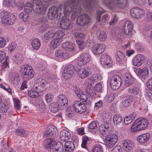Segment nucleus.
I'll return each mask as SVG.
<instances>
[{
	"label": "nucleus",
	"instance_id": "f257e3e1",
	"mask_svg": "<svg viewBox=\"0 0 152 152\" xmlns=\"http://www.w3.org/2000/svg\"><path fill=\"white\" fill-rule=\"evenodd\" d=\"M78 1H77L66 3L64 4H61L59 7L60 15L64 14L60 22V25L63 29H66L69 28L71 25V21L69 20L68 15L72 10H73L71 18L72 19L75 18L81 12V9L78 7Z\"/></svg>",
	"mask_w": 152,
	"mask_h": 152
},
{
	"label": "nucleus",
	"instance_id": "f03ea898",
	"mask_svg": "<svg viewBox=\"0 0 152 152\" xmlns=\"http://www.w3.org/2000/svg\"><path fill=\"white\" fill-rule=\"evenodd\" d=\"M32 4L28 2L24 6L25 12H21L19 15L20 19L23 22H26L28 19V14L32 10L37 14H43L48 7L46 4H43L41 0H31Z\"/></svg>",
	"mask_w": 152,
	"mask_h": 152
},
{
	"label": "nucleus",
	"instance_id": "7ed1b4c3",
	"mask_svg": "<svg viewBox=\"0 0 152 152\" xmlns=\"http://www.w3.org/2000/svg\"><path fill=\"white\" fill-rule=\"evenodd\" d=\"M148 125L147 120L143 118H138L132 123L131 126V131L133 132H137L140 130H144Z\"/></svg>",
	"mask_w": 152,
	"mask_h": 152
},
{
	"label": "nucleus",
	"instance_id": "20e7f679",
	"mask_svg": "<svg viewBox=\"0 0 152 152\" xmlns=\"http://www.w3.org/2000/svg\"><path fill=\"white\" fill-rule=\"evenodd\" d=\"M104 3L112 10L116 7L123 9L126 6L127 0H104Z\"/></svg>",
	"mask_w": 152,
	"mask_h": 152
},
{
	"label": "nucleus",
	"instance_id": "39448f33",
	"mask_svg": "<svg viewBox=\"0 0 152 152\" xmlns=\"http://www.w3.org/2000/svg\"><path fill=\"white\" fill-rule=\"evenodd\" d=\"M0 16L1 19V22L4 24L12 25L16 21V17L15 15L11 14L6 10H3L0 11Z\"/></svg>",
	"mask_w": 152,
	"mask_h": 152
},
{
	"label": "nucleus",
	"instance_id": "423d86ee",
	"mask_svg": "<svg viewBox=\"0 0 152 152\" xmlns=\"http://www.w3.org/2000/svg\"><path fill=\"white\" fill-rule=\"evenodd\" d=\"M45 146L50 152H61V148L57 147L56 142L54 138L47 139L44 142Z\"/></svg>",
	"mask_w": 152,
	"mask_h": 152
},
{
	"label": "nucleus",
	"instance_id": "0eeeda50",
	"mask_svg": "<svg viewBox=\"0 0 152 152\" xmlns=\"http://www.w3.org/2000/svg\"><path fill=\"white\" fill-rule=\"evenodd\" d=\"M86 44L89 47H92V51L94 54H99L103 53L105 50V47L103 44L94 45V42L90 39H87Z\"/></svg>",
	"mask_w": 152,
	"mask_h": 152
},
{
	"label": "nucleus",
	"instance_id": "6e6552de",
	"mask_svg": "<svg viewBox=\"0 0 152 152\" xmlns=\"http://www.w3.org/2000/svg\"><path fill=\"white\" fill-rule=\"evenodd\" d=\"M70 56L69 53L66 52V50L62 48L56 50L55 52V59L58 61H61L64 59L68 58Z\"/></svg>",
	"mask_w": 152,
	"mask_h": 152
},
{
	"label": "nucleus",
	"instance_id": "1a4fd4ad",
	"mask_svg": "<svg viewBox=\"0 0 152 152\" xmlns=\"http://www.w3.org/2000/svg\"><path fill=\"white\" fill-rule=\"evenodd\" d=\"M105 137V145L108 148L113 147L118 140V136L114 134H109Z\"/></svg>",
	"mask_w": 152,
	"mask_h": 152
},
{
	"label": "nucleus",
	"instance_id": "9d476101",
	"mask_svg": "<svg viewBox=\"0 0 152 152\" xmlns=\"http://www.w3.org/2000/svg\"><path fill=\"white\" fill-rule=\"evenodd\" d=\"M132 17L136 19H140L145 15V12L142 9L138 7H134L131 9L130 11Z\"/></svg>",
	"mask_w": 152,
	"mask_h": 152
},
{
	"label": "nucleus",
	"instance_id": "9b49d317",
	"mask_svg": "<svg viewBox=\"0 0 152 152\" xmlns=\"http://www.w3.org/2000/svg\"><path fill=\"white\" fill-rule=\"evenodd\" d=\"M123 77H118V78H115V77H112L110 80V84L111 88L113 90H117L119 89L121 86L123 81L122 80Z\"/></svg>",
	"mask_w": 152,
	"mask_h": 152
},
{
	"label": "nucleus",
	"instance_id": "f8f14e48",
	"mask_svg": "<svg viewBox=\"0 0 152 152\" xmlns=\"http://www.w3.org/2000/svg\"><path fill=\"white\" fill-rule=\"evenodd\" d=\"M21 76H34V72L32 67L28 64H24L22 66L20 70Z\"/></svg>",
	"mask_w": 152,
	"mask_h": 152
},
{
	"label": "nucleus",
	"instance_id": "ddd939ff",
	"mask_svg": "<svg viewBox=\"0 0 152 152\" xmlns=\"http://www.w3.org/2000/svg\"><path fill=\"white\" fill-rule=\"evenodd\" d=\"M90 18L86 13H83L80 15L77 18V24L81 26H86L90 22Z\"/></svg>",
	"mask_w": 152,
	"mask_h": 152
},
{
	"label": "nucleus",
	"instance_id": "4468645a",
	"mask_svg": "<svg viewBox=\"0 0 152 152\" xmlns=\"http://www.w3.org/2000/svg\"><path fill=\"white\" fill-rule=\"evenodd\" d=\"M100 61L102 65L105 68L111 67L112 65V61L110 56L105 54L101 55Z\"/></svg>",
	"mask_w": 152,
	"mask_h": 152
},
{
	"label": "nucleus",
	"instance_id": "2eb2a0df",
	"mask_svg": "<svg viewBox=\"0 0 152 152\" xmlns=\"http://www.w3.org/2000/svg\"><path fill=\"white\" fill-rule=\"evenodd\" d=\"M68 100L66 96L64 94L59 95L56 100V103L61 110H63L67 106Z\"/></svg>",
	"mask_w": 152,
	"mask_h": 152
},
{
	"label": "nucleus",
	"instance_id": "dca6fc26",
	"mask_svg": "<svg viewBox=\"0 0 152 152\" xmlns=\"http://www.w3.org/2000/svg\"><path fill=\"white\" fill-rule=\"evenodd\" d=\"M73 107L75 111L78 114L84 113L86 109L84 104L78 101H75L73 102Z\"/></svg>",
	"mask_w": 152,
	"mask_h": 152
},
{
	"label": "nucleus",
	"instance_id": "f3484780",
	"mask_svg": "<svg viewBox=\"0 0 152 152\" xmlns=\"http://www.w3.org/2000/svg\"><path fill=\"white\" fill-rule=\"evenodd\" d=\"M90 58V55L88 52L83 53L79 58L77 64L79 66H83L88 62Z\"/></svg>",
	"mask_w": 152,
	"mask_h": 152
},
{
	"label": "nucleus",
	"instance_id": "a211bd4d",
	"mask_svg": "<svg viewBox=\"0 0 152 152\" xmlns=\"http://www.w3.org/2000/svg\"><path fill=\"white\" fill-rule=\"evenodd\" d=\"M76 46L75 44L68 42H64L62 44V47L66 50V52H69L70 56L76 53Z\"/></svg>",
	"mask_w": 152,
	"mask_h": 152
},
{
	"label": "nucleus",
	"instance_id": "6ab92c4d",
	"mask_svg": "<svg viewBox=\"0 0 152 152\" xmlns=\"http://www.w3.org/2000/svg\"><path fill=\"white\" fill-rule=\"evenodd\" d=\"M39 81L40 83H36L34 84L32 89L37 92L38 94L44 91L43 87L45 86V84L46 82L44 80H42L40 78H38L37 81Z\"/></svg>",
	"mask_w": 152,
	"mask_h": 152
},
{
	"label": "nucleus",
	"instance_id": "aec40b11",
	"mask_svg": "<svg viewBox=\"0 0 152 152\" xmlns=\"http://www.w3.org/2000/svg\"><path fill=\"white\" fill-rule=\"evenodd\" d=\"M110 126V124L104 123L103 124L99 126V131L101 136H106L110 134L111 130Z\"/></svg>",
	"mask_w": 152,
	"mask_h": 152
},
{
	"label": "nucleus",
	"instance_id": "412c9836",
	"mask_svg": "<svg viewBox=\"0 0 152 152\" xmlns=\"http://www.w3.org/2000/svg\"><path fill=\"white\" fill-rule=\"evenodd\" d=\"M109 75L112 76H130L132 75L129 71L127 69L113 70L110 73Z\"/></svg>",
	"mask_w": 152,
	"mask_h": 152
},
{
	"label": "nucleus",
	"instance_id": "4be33fe9",
	"mask_svg": "<svg viewBox=\"0 0 152 152\" xmlns=\"http://www.w3.org/2000/svg\"><path fill=\"white\" fill-rule=\"evenodd\" d=\"M145 59V56L142 54H138L134 57L132 62L134 66H141Z\"/></svg>",
	"mask_w": 152,
	"mask_h": 152
},
{
	"label": "nucleus",
	"instance_id": "5701e85b",
	"mask_svg": "<svg viewBox=\"0 0 152 152\" xmlns=\"http://www.w3.org/2000/svg\"><path fill=\"white\" fill-rule=\"evenodd\" d=\"M58 12H59V14L60 15V11L59 7H58V9L54 6H53L50 8L48 14V18L50 20L53 19L56 16V14L57 13H58Z\"/></svg>",
	"mask_w": 152,
	"mask_h": 152
},
{
	"label": "nucleus",
	"instance_id": "b1692460",
	"mask_svg": "<svg viewBox=\"0 0 152 152\" xmlns=\"http://www.w3.org/2000/svg\"><path fill=\"white\" fill-rule=\"evenodd\" d=\"M75 71L73 65L69 64L66 66L63 72L62 76H68L73 75Z\"/></svg>",
	"mask_w": 152,
	"mask_h": 152
},
{
	"label": "nucleus",
	"instance_id": "393cba45",
	"mask_svg": "<svg viewBox=\"0 0 152 152\" xmlns=\"http://www.w3.org/2000/svg\"><path fill=\"white\" fill-rule=\"evenodd\" d=\"M74 90L78 98H80L82 102L85 101L87 99L90 98V96L88 95L82 93V91L78 88L75 87L74 89Z\"/></svg>",
	"mask_w": 152,
	"mask_h": 152
},
{
	"label": "nucleus",
	"instance_id": "a878e982",
	"mask_svg": "<svg viewBox=\"0 0 152 152\" xmlns=\"http://www.w3.org/2000/svg\"><path fill=\"white\" fill-rule=\"evenodd\" d=\"M116 62L119 64H126V59L125 54L120 51L117 53Z\"/></svg>",
	"mask_w": 152,
	"mask_h": 152
},
{
	"label": "nucleus",
	"instance_id": "bb28decb",
	"mask_svg": "<svg viewBox=\"0 0 152 152\" xmlns=\"http://www.w3.org/2000/svg\"><path fill=\"white\" fill-rule=\"evenodd\" d=\"M134 70L136 75L139 76H147L149 75V70L147 67H144L141 69L135 68Z\"/></svg>",
	"mask_w": 152,
	"mask_h": 152
},
{
	"label": "nucleus",
	"instance_id": "cd10ccee",
	"mask_svg": "<svg viewBox=\"0 0 152 152\" xmlns=\"http://www.w3.org/2000/svg\"><path fill=\"white\" fill-rule=\"evenodd\" d=\"M71 137L70 132L69 131L64 130L61 131L60 134V140L63 141H65L70 139Z\"/></svg>",
	"mask_w": 152,
	"mask_h": 152
},
{
	"label": "nucleus",
	"instance_id": "c85d7f7f",
	"mask_svg": "<svg viewBox=\"0 0 152 152\" xmlns=\"http://www.w3.org/2000/svg\"><path fill=\"white\" fill-rule=\"evenodd\" d=\"M75 145L71 141H67L64 144L63 152H72L74 149Z\"/></svg>",
	"mask_w": 152,
	"mask_h": 152
},
{
	"label": "nucleus",
	"instance_id": "c756f323",
	"mask_svg": "<svg viewBox=\"0 0 152 152\" xmlns=\"http://www.w3.org/2000/svg\"><path fill=\"white\" fill-rule=\"evenodd\" d=\"M132 26V23L130 21H126L124 28V33L126 35H129L131 34Z\"/></svg>",
	"mask_w": 152,
	"mask_h": 152
},
{
	"label": "nucleus",
	"instance_id": "7c9ffc66",
	"mask_svg": "<svg viewBox=\"0 0 152 152\" xmlns=\"http://www.w3.org/2000/svg\"><path fill=\"white\" fill-rule=\"evenodd\" d=\"M150 136L148 133L142 134L137 137V140L140 143H144L148 140Z\"/></svg>",
	"mask_w": 152,
	"mask_h": 152
},
{
	"label": "nucleus",
	"instance_id": "2f4dec72",
	"mask_svg": "<svg viewBox=\"0 0 152 152\" xmlns=\"http://www.w3.org/2000/svg\"><path fill=\"white\" fill-rule=\"evenodd\" d=\"M77 72L78 76H89L91 73L90 70L87 68L80 69Z\"/></svg>",
	"mask_w": 152,
	"mask_h": 152
},
{
	"label": "nucleus",
	"instance_id": "473e14b6",
	"mask_svg": "<svg viewBox=\"0 0 152 152\" xmlns=\"http://www.w3.org/2000/svg\"><path fill=\"white\" fill-rule=\"evenodd\" d=\"M10 108V105L7 102H4L0 105V112L4 115Z\"/></svg>",
	"mask_w": 152,
	"mask_h": 152
},
{
	"label": "nucleus",
	"instance_id": "72a5a7b5",
	"mask_svg": "<svg viewBox=\"0 0 152 152\" xmlns=\"http://www.w3.org/2000/svg\"><path fill=\"white\" fill-rule=\"evenodd\" d=\"M122 143L124 149L127 151L130 150L133 146L132 142L129 140H124L122 142Z\"/></svg>",
	"mask_w": 152,
	"mask_h": 152
},
{
	"label": "nucleus",
	"instance_id": "f704fd0d",
	"mask_svg": "<svg viewBox=\"0 0 152 152\" xmlns=\"http://www.w3.org/2000/svg\"><path fill=\"white\" fill-rule=\"evenodd\" d=\"M12 59L15 64H20L23 62V57L22 54L17 53L16 54L15 56L13 57Z\"/></svg>",
	"mask_w": 152,
	"mask_h": 152
},
{
	"label": "nucleus",
	"instance_id": "c9c22d12",
	"mask_svg": "<svg viewBox=\"0 0 152 152\" xmlns=\"http://www.w3.org/2000/svg\"><path fill=\"white\" fill-rule=\"evenodd\" d=\"M64 34V33L62 30H59L53 34V38L62 42V38Z\"/></svg>",
	"mask_w": 152,
	"mask_h": 152
},
{
	"label": "nucleus",
	"instance_id": "e433bc0d",
	"mask_svg": "<svg viewBox=\"0 0 152 152\" xmlns=\"http://www.w3.org/2000/svg\"><path fill=\"white\" fill-rule=\"evenodd\" d=\"M56 133L53 127L51 126L48 128V130L44 132V136L46 137H54L56 135Z\"/></svg>",
	"mask_w": 152,
	"mask_h": 152
},
{
	"label": "nucleus",
	"instance_id": "4c0bfd02",
	"mask_svg": "<svg viewBox=\"0 0 152 152\" xmlns=\"http://www.w3.org/2000/svg\"><path fill=\"white\" fill-rule=\"evenodd\" d=\"M96 36L97 38L101 41H104L107 38L105 32L102 30H99L96 32Z\"/></svg>",
	"mask_w": 152,
	"mask_h": 152
},
{
	"label": "nucleus",
	"instance_id": "58836bf2",
	"mask_svg": "<svg viewBox=\"0 0 152 152\" xmlns=\"http://www.w3.org/2000/svg\"><path fill=\"white\" fill-rule=\"evenodd\" d=\"M42 24H43L40 27V30L42 32L46 31L49 27L48 24L47 23L46 18H43L40 19Z\"/></svg>",
	"mask_w": 152,
	"mask_h": 152
},
{
	"label": "nucleus",
	"instance_id": "ea45409f",
	"mask_svg": "<svg viewBox=\"0 0 152 152\" xmlns=\"http://www.w3.org/2000/svg\"><path fill=\"white\" fill-rule=\"evenodd\" d=\"M123 79H124L123 81L124 85L127 86H129L133 83L135 81V79L133 77H123Z\"/></svg>",
	"mask_w": 152,
	"mask_h": 152
},
{
	"label": "nucleus",
	"instance_id": "a19ab883",
	"mask_svg": "<svg viewBox=\"0 0 152 152\" xmlns=\"http://www.w3.org/2000/svg\"><path fill=\"white\" fill-rule=\"evenodd\" d=\"M15 134L16 136L22 137H25L27 135V133L26 131L23 129L21 128L17 129L15 132Z\"/></svg>",
	"mask_w": 152,
	"mask_h": 152
},
{
	"label": "nucleus",
	"instance_id": "79ce46f5",
	"mask_svg": "<svg viewBox=\"0 0 152 152\" xmlns=\"http://www.w3.org/2000/svg\"><path fill=\"white\" fill-rule=\"evenodd\" d=\"M31 44L33 49L37 50L40 46L41 42L39 39L35 38L32 40Z\"/></svg>",
	"mask_w": 152,
	"mask_h": 152
},
{
	"label": "nucleus",
	"instance_id": "37998d69",
	"mask_svg": "<svg viewBox=\"0 0 152 152\" xmlns=\"http://www.w3.org/2000/svg\"><path fill=\"white\" fill-rule=\"evenodd\" d=\"M61 42L60 40L53 38V39L50 42V46L51 48L55 49L61 43Z\"/></svg>",
	"mask_w": 152,
	"mask_h": 152
},
{
	"label": "nucleus",
	"instance_id": "c03bdc74",
	"mask_svg": "<svg viewBox=\"0 0 152 152\" xmlns=\"http://www.w3.org/2000/svg\"><path fill=\"white\" fill-rule=\"evenodd\" d=\"M112 116L109 113L104 112L102 115V118L104 123L110 124Z\"/></svg>",
	"mask_w": 152,
	"mask_h": 152
},
{
	"label": "nucleus",
	"instance_id": "a18cd8bd",
	"mask_svg": "<svg viewBox=\"0 0 152 152\" xmlns=\"http://www.w3.org/2000/svg\"><path fill=\"white\" fill-rule=\"evenodd\" d=\"M113 121L114 124L118 126L122 122L123 119L119 115L116 114L113 116Z\"/></svg>",
	"mask_w": 152,
	"mask_h": 152
},
{
	"label": "nucleus",
	"instance_id": "49530a36",
	"mask_svg": "<svg viewBox=\"0 0 152 152\" xmlns=\"http://www.w3.org/2000/svg\"><path fill=\"white\" fill-rule=\"evenodd\" d=\"M3 4L4 6L12 7L16 5L15 0H3Z\"/></svg>",
	"mask_w": 152,
	"mask_h": 152
},
{
	"label": "nucleus",
	"instance_id": "de8ad7c7",
	"mask_svg": "<svg viewBox=\"0 0 152 152\" xmlns=\"http://www.w3.org/2000/svg\"><path fill=\"white\" fill-rule=\"evenodd\" d=\"M49 109L53 113H56L58 111L59 109H60L59 107L58 104L56 102L52 103L49 105Z\"/></svg>",
	"mask_w": 152,
	"mask_h": 152
},
{
	"label": "nucleus",
	"instance_id": "09e8293b",
	"mask_svg": "<svg viewBox=\"0 0 152 152\" xmlns=\"http://www.w3.org/2000/svg\"><path fill=\"white\" fill-rule=\"evenodd\" d=\"M86 93L92 97H95L96 93L94 88L90 86H88L86 89Z\"/></svg>",
	"mask_w": 152,
	"mask_h": 152
},
{
	"label": "nucleus",
	"instance_id": "8fccbe9b",
	"mask_svg": "<svg viewBox=\"0 0 152 152\" xmlns=\"http://www.w3.org/2000/svg\"><path fill=\"white\" fill-rule=\"evenodd\" d=\"M73 108L69 106L67 107L66 115L68 117H71L74 116L75 111L73 110Z\"/></svg>",
	"mask_w": 152,
	"mask_h": 152
},
{
	"label": "nucleus",
	"instance_id": "3c124183",
	"mask_svg": "<svg viewBox=\"0 0 152 152\" xmlns=\"http://www.w3.org/2000/svg\"><path fill=\"white\" fill-rule=\"evenodd\" d=\"M133 98L132 96H129L123 102V106L125 107L129 106L133 101Z\"/></svg>",
	"mask_w": 152,
	"mask_h": 152
},
{
	"label": "nucleus",
	"instance_id": "603ef678",
	"mask_svg": "<svg viewBox=\"0 0 152 152\" xmlns=\"http://www.w3.org/2000/svg\"><path fill=\"white\" fill-rule=\"evenodd\" d=\"M103 152V147L100 145H96L92 147V152Z\"/></svg>",
	"mask_w": 152,
	"mask_h": 152
},
{
	"label": "nucleus",
	"instance_id": "864d4df0",
	"mask_svg": "<svg viewBox=\"0 0 152 152\" xmlns=\"http://www.w3.org/2000/svg\"><path fill=\"white\" fill-rule=\"evenodd\" d=\"M127 91L131 94H137L139 93V88L137 87H132L129 88Z\"/></svg>",
	"mask_w": 152,
	"mask_h": 152
},
{
	"label": "nucleus",
	"instance_id": "5fc2aeb1",
	"mask_svg": "<svg viewBox=\"0 0 152 152\" xmlns=\"http://www.w3.org/2000/svg\"><path fill=\"white\" fill-rule=\"evenodd\" d=\"M98 125V123L97 121H94L88 125V128L89 129L94 130V131L95 132V130L97 129V125Z\"/></svg>",
	"mask_w": 152,
	"mask_h": 152
},
{
	"label": "nucleus",
	"instance_id": "6e6d98bb",
	"mask_svg": "<svg viewBox=\"0 0 152 152\" xmlns=\"http://www.w3.org/2000/svg\"><path fill=\"white\" fill-rule=\"evenodd\" d=\"M73 35L75 37L80 40L84 39L86 37V36L84 34L80 33L75 32Z\"/></svg>",
	"mask_w": 152,
	"mask_h": 152
},
{
	"label": "nucleus",
	"instance_id": "4d7b16f0",
	"mask_svg": "<svg viewBox=\"0 0 152 152\" xmlns=\"http://www.w3.org/2000/svg\"><path fill=\"white\" fill-rule=\"evenodd\" d=\"M89 39V38H88L86 39ZM77 43L78 46V47L80 49V50H82L83 49L85 46V43H86V45L88 46L86 44L87 40H86V42H85L84 41L82 40H77L76 41Z\"/></svg>",
	"mask_w": 152,
	"mask_h": 152
},
{
	"label": "nucleus",
	"instance_id": "13d9d810",
	"mask_svg": "<svg viewBox=\"0 0 152 152\" xmlns=\"http://www.w3.org/2000/svg\"><path fill=\"white\" fill-rule=\"evenodd\" d=\"M8 41L5 38L0 37V48H3L5 47Z\"/></svg>",
	"mask_w": 152,
	"mask_h": 152
},
{
	"label": "nucleus",
	"instance_id": "bf43d9fd",
	"mask_svg": "<svg viewBox=\"0 0 152 152\" xmlns=\"http://www.w3.org/2000/svg\"><path fill=\"white\" fill-rule=\"evenodd\" d=\"M89 140V138L86 136H84L82 137V142L81 146L83 148H86L87 142Z\"/></svg>",
	"mask_w": 152,
	"mask_h": 152
},
{
	"label": "nucleus",
	"instance_id": "052dcab7",
	"mask_svg": "<svg viewBox=\"0 0 152 152\" xmlns=\"http://www.w3.org/2000/svg\"><path fill=\"white\" fill-rule=\"evenodd\" d=\"M29 96L32 98H35L39 96V94L34 90H30L28 92Z\"/></svg>",
	"mask_w": 152,
	"mask_h": 152
},
{
	"label": "nucleus",
	"instance_id": "680f3d73",
	"mask_svg": "<svg viewBox=\"0 0 152 152\" xmlns=\"http://www.w3.org/2000/svg\"><path fill=\"white\" fill-rule=\"evenodd\" d=\"M14 102L15 108L18 110H20V106L19 100L16 98H15L14 99Z\"/></svg>",
	"mask_w": 152,
	"mask_h": 152
},
{
	"label": "nucleus",
	"instance_id": "e2e57ef3",
	"mask_svg": "<svg viewBox=\"0 0 152 152\" xmlns=\"http://www.w3.org/2000/svg\"><path fill=\"white\" fill-rule=\"evenodd\" d=\"M9 79L10 82L13 84H16L19 81L18 77H10Z\"/></svg>",
	"mask_w": 152,
	"mask_h": 152
},
{
	"label": "nucleus",
	"instance_id": "0e129e2a",
	"mask_svg": "<svg viewBox=\"0 0 152 152\" xmlns=\"http://www.w3.org/2000/svg\"><path fill=\"white\" fill-rule=\"evenodd\" d=\"M95 88L96 91L97 92L101 93L103 92V89L101 82L98 83L96 85Z\"/></svg>",
	"mask_w": 152,
	"mask_h": 152
},
{
	"label": "nucleus",
	"instance_id": "69168bd1",
	"mask_svg": "<svg viewBox=\"0 0 152 152\" xmlns=\"http://www.w3.org/2000/svg\"><path fill=\"white\" fill-rule=\"evenodd\" d=\"M46 100L47 102H50L53 99V96L52 94L47 93L45 96Z\"/></svg>",
	"mask_w": 152,
	"mask_h": 152
},
{
	"label": "nucleus",
	"instance_id": "338daca9",
	"mask_svg": "<svg viewBox=\"0 0 152 152\" xmlns=\"http://www.w3.org/2000/svg\"><path fill=\"white\" fill-rule=\"evenodd\" d=\"M145 96L146 99L149 101L152 102V94L149 91L147 90L145 91Z\"/></svg>",
	"mask_w": 152,
	"mask_h": 152
},
{
	"label": "nucleus",
	"instance_id": "774afa93",
	"mask_svg": "<svg viewBox=\"0 0 152 152\" xmlns=\"http://www.w3.org/2000/svg\"><path fill=\"white\" fill-rule=\"evenodd\" d=\"M146 20L148 22L152 21V11H148L146 14Z\"/></svg>",
	"mask_w": 152,
	"mask_h": 152
}]
</instances>
